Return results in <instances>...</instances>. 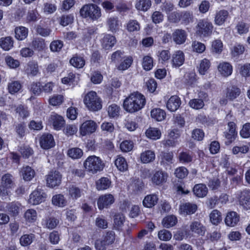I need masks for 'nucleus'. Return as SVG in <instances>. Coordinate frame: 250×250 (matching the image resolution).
Wrapping results in <instances>:
<instances>
[{
  "label": "nucleus",
  "instance_id": "nucleus-1",
  "mask_svg": "<svg viewBox=\"0 0 250 250\" xmlns=\"http://www.w3.org/2000/svg\"><path fill=\"white\" fill-rule=\"evenodd\" d=\"M146 104L145 96L138 92L131 93L124 102L125 109L130 113L137 112L144 107Z\"/></svg>",
  "mask_w": 250,
  "mask_h": 250
},
{
  "label": "nucleus",
  "instance_id": "nucleus-2",
  "mask_svg": "<svg viewBox=\"0 0 250 250\" xmlns=\"http://www.w3.org/2000/svg\"><path fill=\"white\" fill-rule=\"evenodd\" d=\"M83 167L87 171L95 174L102 171L104 164L99 157L91 155L88 157L84 161Z\"/></svg>",
  "mask_w": 250,
  "mask_h": 250
},
{
  "label": "nucleus",
  "instance_id": "nucleus-3",
  "mask_svg": "<svg viewBox=\"0 0 250 250\" xmlns=\"http://www.w3.org/2000/svg\"><path fill=\"white\" fill-rule=\"evenodd\" d=\"M80 13L83 18H89L92 20H96L101 16L100 8L93 4L83 5L80 9Z\"/></svg>",
  "mask_w": 250,
  "mask_h": 250
},
{
  "label": "nucleus",
  "instance_id": "nucleus-4",
  "mask_svg": "<svg viewBox=\"0 0 250 250\" xmlns=\"http://www.w3.org/2000/svg\"><path fill=\"white\" fill-rule=\"evenodd\" d=\"M84 103L91 111H96L102 108V102L97 93L93 91L88 92L84 98Z\"/></svg>",
  "mask_w": 250,
  "mask_h": 250
},
{
  "label": "nucleus",
  "instance_id": "nucleus-5",
  "mask_svg": "<svg viewBox=\"0 0 250 250\" xmlns=\"http://www.w3.org/2000/svg\"><path fill=\"white\" fill-rule=\"evenodd\" d=\"M98 125L93 120H87L83 122L80 127V134L83 136L90 135L95 132Z\"/></svg>",
  "mask_w": 250,
  "mask_h": 250
},
{
  "label": "nucleus",
  "instance_id": "nucleus-6",
  "mask_svg": "<svg viewBox=\"0 0 250 250\" xmlns=\"http://www.w3.org/2000/svg\"><path fill=\"white\" fill-rule=\"evenodd\" d=\"M197 32L203 37L209 36L212 33L213 25L207 20L200 21L197 24Z\"/></svg>",
  "mask_w": 250,
  "mask_h": 250
},
{
  "label": "nucleus",
  "instance_id": "nucleus-7",
  "mask_svg": "<svg viewBox=\"0 0 250 250\" xmlns=\"http://www.w3.org/2000/svg\"><path fill=\"white\" fill-rule=\"evenodd\" d=\"M46 197V194L43 190L37 189L30 195L28 203L33 205H38L43 202Z\"/></svg>",
  "mask_w": 250,
  "mask_h": 250
},
{
  "label": "nucleus",
  "instance_id": "nucleus-8",
  "mask_svg": "<svg viewBox=\"0 0 250 250\" xmlns=\"http://www.w3.org/2000/svg\"><path fill=\"white\" fill-rule=\"evenodd\" d=\"M46 180L47 186L53 188L60 185L62 175L58 171H52L46 176Z\"/></svg>",
  "mask_w": 250,
  "mask_h": 250
},
{
  "label": "nucleus",
  "instance_id": "nucleus-9",
  "mask_svg": "<svg viewBox=\"0 0 250 250\" xmlns=\"http://www.w3.org/2000/svg\"><path fill=\"white\" fill-rule=\"evenodd\" d=\"M190 231L198 236H203L207 231L206 227L199 221H194L189 225Z\"/></svg>",
  "mask_w": 250,
  "mask_h": 250
},
{
  "label": "nucleus",
  "instance_id": "nucleus-10",
  "mask_svg": "<svg viewBox=\"0 0 250 250\" xmlns=\"http://www.w3.org/2000/svg\"><path fill=\"white\" fill-rule=\"evenodd\" d=\"M115 201L113 195L111 194H106L101 195L99 197L97 204L100 209H102L104 208H107L112 204Z\"/></svg>",
  "mask_w": 250,
  "mask_h": 250
},
{
  "label": "nucleus",
  "instance_id": "nucleus-11",
  "mask_svg": "<svg viewBox=\"0 0 250 250\" xmlns=\"http://www.w3.org/2000/svg\"><path fill=\"white\" fill-rule=\"evenodd\" d=\"M229 131L225 132V136L227 141L226 144L230 145L235 139L237 133L236 131V125L233 122L228 123Z\"/></svg>",
  "mask_w": 250,
  "mask_h": 250
},
{
  "label": "nucleus",
  "instance_id": "nucleus-12",
  "mask_svg": "<svg viewBox=\"0 0 250 250\" xmlns=\"http://www.w3.org/2000/svg\"><path fill=\"white\" fill-rule=\"evenodd\" d=\"M49 121L52 125L53 128L57 130L61 129L65 124V121L63 117L55 113L51 115Z\"/></svg>",
  "mask_w": 250,
  "mask_h": 250
},
{
  "label": "nucleus",
  "instance_id": "nucleus-13",
  "mask_svg": "<svg viewBox=\"0 0 250 250\" xmlns=\"http://www.w3.org/2000/svg\"><path fill=\"white\" fill-rule=\"evenodd\" d=\"M198 207L196 204L191 203H186L181 204L180 206V213L187 215L194 213L197 210Z\"/></svg>",
  "mask_w": 250,
  "mask_h": 250
},
{
  "label": "nucleus",
  "instance_id": "nucleus-14",
  "mask_svg": "<svg viewBox=\"0 0 250 250\" xmlns=\"http://www.w3.org/2000/svg\"><path fill=\"white\" fill-rule=\"evenodd\" d=\"M239 203L245 209H250V190L245 189L241 192L239 199Z\"/></svg>",
  "mask_w": 250,
  "mask_h": 250
},
{
  "label": "nucleus",
  "instance_id": "nucleus-15",
  "mask_svg": "<svg viewBox=\"0 0 250 250\" xmlns=\"http://www.w3.org/2000/svg\"><path fill=\"white\" fill-rule=\"evenodd\" d=\"M41 146L44 149H49L55 145L53 137L50 134H43L40 141Z\"/></svg>",
  "mask_w": 250,
  "mask_h": 250
},
{
  "label": "nucleus",
  "instance_id": "nucleus-16",
  "mask_svg": "<svg viewBox=\"0 0 250 250\" xmlns=\"http://www.w3.org/2000/svg\"><path fill=\"white\" fill-rule=\"evenodd\" d=\"M173 154L172 152H164L161 153L159 157L160 165L167 169L173 162Z\"/></svg>",
  "mask_w": 250,
  "mask_h": 250
},
{
  "label": "nucleus",
  "instance_id": "nucleus-17",
  "mask_svg": "<svg viewBox=\"0 0 250 250\" xmlns=\"http://www.w3.org/2000/svg\"><path fill=\"white\" fill-rule=\"evenodd\" d=\"M172 38L174 42L177 44L184 43L187 38V33L183 29H178L172 33Z\"/></svg>",
  "mask_w": 250,
  "mask_h": 250
},
{
  "label": "nucleus",
  "instance_id": "nucleus-18",
  "mask_svg": "<svg viewBox=\"0 0 250 250\" xmlns=\"http://www.w3.org/2000/svg\"><path fill=\"white\" fill-rule=\"evenodd\" d=\"M167 178L168 174L167 172L162 170H158L154 174L151 180L153 184L159 186L166 183Z\"/></svg>",
  "mask_w": 250,
  "mask_h": 250
},
{
  "label": "nucleus",
  "instance_id": "nucleus-19",
  "mask_svg": "<svg viewBox=\"0 0 250 250\" xmlns=\"http://www.w3.org/2000/svg\"><path fill=\"white\" fill-rule=\"evenodd\" d=\"M218 70L223 76L227 77L232 74V66L229 62H222L218 65Z\"/></svg>",
  "mask_w": 250,
  "mask_h": 250
},
{
  "label": "nucleus",
  "instance_id": "nucleus-20",
  "mask_svg": "<svg viewBox=\"0 0 250 250\" xmlns=\"http://www.w3.org/2000/svg\"><path fill=\"white\" fill-rule=\"evenodd\" d=\"M241 89L236 86L228 87L226 91V98L229 101H233L241 94Z\"/></svg>",
  "mask_w": 250,
  "mask_h": 250
},
{
  "label": "nucleus",
  "instance_id": "nucleus-21",
  "mask_svg": "<svg viewBox=\"0 0 250 250\" xmlns=\"http://www.w3.org/2000/svg\"><path fill=\"white\" fill-rule=\"evenodd\" d=\"M184 54L182 51H177L173 55L172 57V64L173 67H180L184 63Z\"/></svg>",
  "mask_w": 250,
  "mask_h": 250
},
{
  "label": "nucleus",
  "instance_id": "nucleus-22",
  "mask_svg": "<svg viewBox=\"0 0 250 250\" xmlns=\"http://www.w3.org/2000/svg\"><path fill=\"white\" fill-rule=\"evenodd\" d=\"M181 104V100L177 96H172L168 100L167 104V108L173 112L178 109Z\"/></svg>",
  "mask_w": 250,
  "mask_h": 250
},
{
  "label": "nucleus",
  "instance_id": "nucleus-23",
  "mask_svg": "<svg viewBox=\"0 0 250 250\" xmlns=\"http://www.w3.org/2000/svg\"><path fill=\"white\" fill-rule=\"evenodd\" d=\"M193 192L196 196L203 198L207 195L208 189L205 185L199 184L194 186L193 188Z\"/></svg>",
  "mask_w": 250,
  "mask_h": 250
},
{
  "label": "nucleus",
  "instance_id": "nucleus-24",
  "mask_svg": "<svg viewBox=\"0 0 250 250\" xmlns=\"http://www.w3.org/2000/svg\"><path fill=\"white\" fill-rule=\"evenodd\" d=\"M239 221V216L236 212L231 211L228 213L225 218V223L228 226L233 227Z\"/></svg>",
  "mask_w": 250,
  "mask_h": 250
},
{
  "label": "nucleus",
  "instance_id": "nucleus-25",
  "mask_svg": "<svg viewBox=\"0 0 250 250\" xmlns=\"http://www.w3.org/2000/svg\"><path fill=\"white\" fill-rule=\"evenodd\" d=\"M116 42V40L113 36L106 35L102 40V44L103 48L109 49L111 48Z\"/></svg>",
  "mask_w": 250,
  "mask_h": 250
},
{
  "label": "nucleus",
  "instance_id": "nucleus-26",
  "mask_svg": "<svg viewBox=\"0 0 250 250\" xmlns=\"http://www.w3.org/2000/svg\"><path fill=\"white\" fill-rule=\"evenodd\" d=\"M14 41L11 37L7 36L0 39V47L5 51H8L13 47Z\"/></svg>",
  "mask_w": 250,
  "mask_h": 250
},
{
  "label": "nucleus",
  "instance_id": "nucleus-27",
  "mask_svg": "<svg viewBox=\"0 0 250 250\" xmlns=\"http://www.w3.org/2000/svg\"><path fill=\"white\" fill-rule=\"evenodd\" d=\"M67 203L66 198L62 194H56L52 197V203L54 206L62 208L66 205Z\"/></svg>",
  "mask_w": 250,
  "mask_h": 250
},
{
  "label": "nucleus",
  "instance_id": "nucleus-28",
  "mask_svg": "<svg viewBox=\"0 0 250 250\" xmlns=\"http://www.w3.org/2000/svg\"><path fill=\"white\" fill-rule=\"evenodd\" d=\"M158 198L156 194H150L146 196L143 201V205L146 208H152L157 203Z\"/></svg>",
  "mask_w": 250,
  "mask_h": 250
},
{
  "label": "nucleus",
  "instance_id": "nucleus-29",
  "mask_svg": "<svg viewBox=\"0 0 250 250\" xmlns=\"http://www.w3.org/2000/svg\"><path fill=\"white\" fill-rule=\"evenodd\" d=\"M177 223V217L173 215H167L164 217L162 224L164 228L168 229L174 226Z\"/></svg>",
  "mask_w": 250,
  "mask_h": 250
},
{
  "label": "nucleus",
  "instance_id": "nucleus-30",
  "mask_svg": "<svg viewBox=\"0 0 250 250\" xmlns=\"http://www.w3.org/2000/svg\"><path fill=\"white\" fill-rule=\"evenodd\" d=\"M21 173L23 179L26 181H30L34 177L35 175L34 170L29 166L23 167L21 170Z\"/></svg>",
  "mask_w": 250,
  "mask_h": 250
},
{
  "label": "nucleus",
  "instance_id": "nucleus-31",
  "mask_svg": "<svg viewBox=\"0 0 250 250\" xmlns=\"http://www.w3.org/2000/svg\"><path fill=\"white\" fill-rule=\"evenodd\" d=\"M110 180L106 177H102L97 181L96 188L98 190H105L111 186Z\"/></svg>",
  "mask_w": 250,
  "mask_h": 250
},
{
  "label": "nucleus",
  "instance_id": "nucleus-32",
  "mask_svg": "<svg viewBox=\"0 0 250 250\" xmlns=\"http://www.w3.org/2000/svg\"><path fill=\"white\" fill-rule=\"evenodd\" d=\"M68 196L73 200H76L81 197L82 190L75 185H71L68 187Z\"/></svg>",
  "mask_w": 250,
  "mask_h": 250
},
{
  "label": "nucleus",
  "instance_id": "nucleus-33",
  "mask_svg": "<svg viewBox=\"0 0 250 250\" xmlns=\"http://www.w3.org/2000/svg\"><path fill=\"white\" fill-rule=\"evenodd\" d=\"M140 158L143 163H148L155 160V153L151 150H147L141 153Z\"/></svg>",
  "mask_w": 250,
  "mask_h": 250
},
{
  "label": "nucleus",
  "instance_id": "nucleus-34",
  "mask_svg": "<svg viewBox=\"0 0 250 250\" xmlns=\"http://www.w3.org/2000/svg\"><path fill=\"white\" fill-rule=\"evenodd\" d=\"M13 177L10 174L6 173L3 175L1 177V185L11 188L14 186Z\"/></svg>",
  "mask_w": 250,
  "mask_h": 250
},
{
  "label": "nucleus",
  "instance_id": "nucleus-35",
  "mask_svg": "<svg viewBox=\"0 0 250 250\" xmlns=\"http://www.w3.org/2000/svg\"><path fill=\"white\" fill-rule=\"evenodd\" d=\"M24 218L27 222L34 223L37 218V211L33 209H28L24 212Z\"/></svg>",
  "mask_w": 250,
  "mask_h": 250
},
{
  "label": "nucleus",
  "instance_id": "nucleus-36",
  "mask_svg": "<svg viewBox=\"0 0 250 250\" xmlns=\"http://www.w3.org/2000/svg\"><path fill=\"white\" fill-rule=\"evenodd\" d=\"M180 21L183 24L188 25L193 21V16L192 12L184 11L181 12Z\"/></svg>",
  "mask_w": 250,
  "mask_h": 250
},
{
  "label": "nucleus",
  "instance_id": "nucleus-37",
  "mask_svg": "<svg viewBox=\"0 0 250 250\" xmlns=\"http://www.w3.org/2000/svg\"><path fill=\"white\" fill-rule=\"evenodd\" d=\"M117 168L121 171H126L128 168V165L125 159L122 156H118L115 161Z\"/></svg>",
  "mask_w": 250,
  "mask_h": 250
},
{
  "label": "nucleus",
  "instance_id": "nucleus-38",
  "mask_svg": "<svg viewBox=\"0 0 250 250\" xmlns=\"http://www.w3.org/2000/svg\"><path fill=\"white\" fill-rule=\"evenodd\" d=\"M28 29L25 27L20 26L15 28V37L19 40L25 39L28 35Z\"/></svg>",
  "mask_w": 250,
  "mask_h": 250
},
{
  "label": "nucleus",
  "instance_id": "nucleus-39",
  "mask_svg": "<svg viewBox=\"0 0 250 250\" xmlns=\"http://www.w3.org/2000/svg\"><path fill=\"white\" fill-rule=\"evenodd\" d=\"M21 205L19 203L12 202L6 207L8 211L13 216H17L20 213Z\"/></svg>",
  "mask_w": 250,
  "mask_h": 250
},
{
  "label": "nucleus",
  "instance_id": "nucleus-40",
  "mask_svg": "<svg viewBox=\"0 0 250 250\" xmlns=\"http://www.w3.org/2000/svg\"><path fill=\"white\" fill-rule=\"evenodd\" d=\"M150 0H138L135 4V7L138 10L147 11L151 6Z\"/></svg>",
  "mask_w": 250,
  "mask_h": 250
},
{
  "label": "nucleus",
  "instance_id": "nucleus-41",
  "mask_svg": "<svg viewBox=\"0 0 250 250\" xmlns=\"http://www.w3.org/2000/svg\"><path fill=\"white\" fill-rule=\"evenodd\" d=\"M151 116L156 121H161L166 117V113L164 110L160 108H155L151 110Z\"/></svg>",
  "mask_w": 250,
  "mask_h": 250
},
{
  "label": "nucleus",
  "instance_id": "nucleus-42",
  "mask_svg": "<svg viewBox=\"0 0 250 250\" xmlns=\"http://www.w3.org/2000/svg\"><path fill=\"white\" fill-rule=\"evenodd\" d=\"M228 16V12L226 10L219 11L215 16V22L217 25H222L226 21Z\"/></svg>",
  "mask_w": 250,
  "mask_h": 250
},
{
  "label": "nucleus",
  "instance_id": "nucleus-43",
  "mask_svg": "<svg viewBox=\"0 0 250 250\" xmlns=\"http://www.w3.org/2000/svg\"><path fill=\"white\" fill-rule=\"evenodd\" d=\"M32 46L39 51L43 50L46 47L44 40L42 38H34L32 42Z\"/></svg>",
  "mask_w": 250,
  "mask_h": 250
},
{
  "label": "nucleus",
  "instance_id": "nucleus-44",
  "mask_svg": "<svg viewBox=\"0 0 250 250\" xmlns=\"http://www.w3.org/2000/svg\"><path fill=\"white\" fill-rule=\"evenodd\" d=\"M210 66V62L207 59L202 60L198 67V71L200 74L205 75Z\"/></svg>",
  "mask_w": 250,
  "mask_h": 250
},
{
  "label": "nucleus",
  "instance_id": "nucleus-45",
  "mask_svg": "<svg viewBox=\"0 0 250 250\" xmlns=\"http://www.w3.org/2000/svg\"><path fill=\"white\" fill-rule=\"evenodd\" d=\"M107 25L110 30L116 32L119 28V21L116 17H110L107 21Z\"/></svg>",
  "mask_w": 250,
  "mask_h": 250
},
{
  "label": "nucleus",
  "instance_id": "nucleus-46",
  "mask_svg": "<svg viewBox=\"0 0 250 250\" xmlns=\"http://www.w3.org/2000/svg\"><path fill=\"white\" fill-rule=\"evenodd\" d=\"M146 136L151 139L156 140L160 138L161 132L157 128L150 127L146 132Z\"/></svg>",
  "mask_w": 250,
  "mask_h": 250
},
{
  "label": "nucleus",
  "instance_id": "nucleus-47",
  "mask_svg": "<svg viewBox=\"0 0 250 250\" xmlns=\"http://www.w3.org/2000/svg\"><path fill=\"white\" fill-rule=\"evenodd\" d=\"M210 221L213 225H217L222 220L221 212L217 209L212 210L209 215Z\"/></svg>",
  "mask_w": 250,
  "mask_h": 250
},
{
  "label": "nucleus",
  "instance_id": "nucleus-48",
  "mask_svg": "<svg viewBox=\"0 0 250 250\" xmlns=\"http://www.w3.org/2000/svg\"><path fill=\"white\" fill-rule=\"evenodd\" d=\"M125 221V217L122 213H117L114 217V227L116 229H120Z\"/></svg>",
  "mask_w": 250,
  "mask_h": 250
},
{
  "label": "nucleus",
  "instance_id": "nucleus-49",
  "mask_svg": "<svg viewBox=\"0 0 250 250\" xmlns=\"http://www.w3.org/2000/svg\"><path fill=\"white\" fill-rule=\"evenodd\" d=\"M29 89L33 94L35 96H38L42 91V85L40 82H33Z\"/></svg>",
  "mask_w": 250,
  "mask_h": 250
},
{
  "label": "nucleus",
  "instance_id": "nucleus-50",
  "mask_svg": "<svg viewBox=\"0 0 250 250\" xmlns=\"http://www.w3.org/2000/svg\"><path fill=\"white\" fill-rule=\"evenodd\" d=\"M21 88V85L19 81H12L8 84V91L12 94L18 92Z\"/></svg>",
  "mask_w": 250,
  "mask_h": 250
},
{
  "label": "nucleus",
  "instance_id": "nucleus-51",
  "mask_svg": "<svg viewBox=\"0 0 250 250\" xmlns=\"http://www.w3.org/2000/svg\"><path fill=\"white\" fill-rule=\"evenodd\" d=\"M68 155L72 159L80 158L83 154L82 150L78 147L69 149L67 152Z\"/></svg>",
  "mask_w": 250,
  "mask_h": 250
},
{
  "label": "nucleus",
  "instance_id": "nucleus-52",
  "mask_svg": "<svg viewBox=\"0 0 250 250\" xmlns=\"http://www.w3.org/2000/svg\"><path fill=\"white\" fill-rule=\"evenodd\" d=\"M239 73L244 77H249L250 76V63H246L244 64H239L238 65Z\"/></svg>",
  "mask_w": 250,
  "mask_h": 250
},
{
  "label": "nucleus",
  "instance_id": "nucleus-53",
  "mask_svg": "<svg viewBox=\"0 0 250 250\" xmlns=\"http://www.w3.org/2000/svg\"><path fill=\"white\" fill-rule=\"evenodd\" d=\"M70 63L73 66L81 68L84 65L85 61L81 57H74L70 60Z\"/></svg>",
  "mask_w": 250,
  "mask_h": 250
},
{
  "label": "nucleus",
  "instance_id": "nucleus-54",
  "mask_svg": "<svg viewBox=\"0 0 250 250\" xmlns=\"http://www.w3.org/2000/svg\"><path fill=\"white\" fill-rule=\"evenodd\" d=\"M142 65L146 70H150L153 66V59L149 56H145L143 59Z\"/></svg>",
  "mask_w": 250,
  "mask_h": 250
},
{
  "label": "nucleus",
  "instance_id": "nucleus-55",
  "mask_svg": "<svg viewBox=\"0 0 250 250\" xmlns=\"http://www.w3.org/2000/svg\"><path fill=\"white\" fill-rule=\"evenodd\" d=\"M158 236L160 240L167 241L171 239L172 234L169 230L163 229L158 232Z\"/></svg>",
  "mask_w": 250,
  "mask_h": 250
},
{
  "label": "nucleus",
  "instance_id": "nucleus-56",
  "mask_svg": "<svg viewBox=\"0 0 250 250\" xmlns=\"http://www.w3.org/2000/svg\"><path fill=\"white\" fill-rule=\"evenodd\" d=\"M51 29L48 27H45L42 25H38L36 28L37 33L42 37L49 36L51 32Z\"/></svg>",
  "mask_w": 250,
  "mask_h": 250
},
{
  "label": "nucleus",
  "instance_id": "nucleus-57",
  "mask_svg": "<svg viewBox=\"0 0 250 250\" xmlns=\"http://www.w3.org/2000/svg\"><path fill=\"white\" fill-rule=\"evenodd\" d=\"M191 46L193 51L198 53L204 52L206 49V46L204 43L196 41L192 42Z\"/></svg>",
  "mask_w": 250,
  "mask_h": 250
},
{
  "label": "nucleus",
  "instance_id": "nucleus-58",
  "mask_svg": "<svg viewBox=\"0 0 250 250\" xmlns=\"http://www.w3.org/2000/svg\"><path fill=\"white\" fill-rule=\"evenodd\" d=\"M27 69V73L29 75L33 76H36L39 73L38 65L37 62H29Z\"/></svg>",
  "mask_w": 250,
  "mask_h": 250
},
{
  "label": "nucleus",
  "instance_id": "nucleus-59",
  "mask_svg": "<svg viewBox=\"0 0 250 250\" xmlns=\"http://www.w3.org/2000/svg\"><path fill=\"white\" fill-rule=\"evenodd\" d=\"M127 30L130 32L138 31L140 29L139 22L136 20H130L126 25Z\"/></svg>",
  "mask_w": 250,
  "mask_h": 250
},
{
  "label": "nucleus",
  "instance_id": "nucleus-60",
  "mask_svg": "<svg viewBox=\"0 0 250 250\" xmlns=\"http://www.w3.org/2000/svg\"><path fill=\"white\" fill-rule=\"evenodd\" d=\"M179 161L182 163H188L192 161V157L188 152H181L178 156Z\"/></svg>",
  "mask_w": 250,
  "mask_h": 250
},
{
  "label": "nucleus",
  "instance_id": "nucleus-61",
  "mask_svg": "<svg viewBox=\"0 0 250 250\" xmlns=\"http://www.w3.org/2000/svg\"><path fill=\"white\" fill-rule=\"evenodd\" d=\"M189 105L193 109H200L204 107V103L202 99H194L189 101Z\"/></svg>",
  "mask_w": 250,
  "mask_h": 250
},
{
  "label": "nucleus",
  "instance_id": "nucleus-62",
  "mask_svg": "<svg viewBox=\"0 0 250 250\" xmlns=\"http://www.w3.org/2000/svg\"><path fill=\"white\" fill-rule=\"evenodd\" d=\"M15 111L16 113L18 114L19 116L23 119L28 117L29 114L27 107L22 105H18L15 109Z\"/></svg>",
  "mask_w": 250,
  "mask_h": 250
},
{
  "label": "nucleus",
  "instance_id": "nucleus-63",
  "mask_svg": "<svg viewBox=\"0 0 250 250\" xmlns=\"http://www.w3.org/2000/svg\"><path fill=\"white\" fill-rule=\"evenodd\" d=\"M188 169L184 167H180L177 168L174 171L175 176L179 179L185 178L188 175Z\"/></svg>",
  "mask_w": 250,
  "mask_h": 250
},
{
  "label": "nucleus",
  "instance_id": "nucleus-64",
  "mask_svg": "<svg viewBox=\"0 0 250 250\" xmlns=\"http://www.w3.org/2000/svg\"><path fill=\"white\" fill-rule=\"evenodd\" d=\"M120 107L115 104L110 105L108 108V114L110 117H115L119 115Z\"/></svg>",
  "mask_w": 250,
  "mask_h": 250
}]
</instances>
